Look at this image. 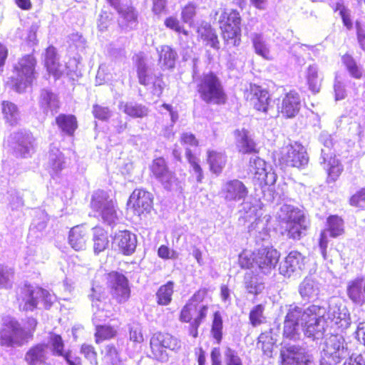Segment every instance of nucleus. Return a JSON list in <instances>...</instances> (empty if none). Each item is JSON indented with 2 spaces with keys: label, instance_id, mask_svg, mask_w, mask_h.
Segmentation results:
<instances>
[{
  "label": "nucleus",
  "instance_id": "f257e3e1",
  "mask_svg": "<svg viewBox=\"0 0 365 365\" xmlns=\"http://www.w3.org/2000/svg\"><path fill=\"white\" fill-rule=\"evenodd\" d=\"M36 319L27 317L23 326L16 319H10L3 324L0 329V346L5 347L21 346L33 339L36 330Z\"/></svg>",
  "mask_w": 365,
  "mask_h": 365
},
{
  "label": "nucleus",
  "instance_id": "f03ea898",
  "mask_svg": "<svg viewBox=\"0 0 365 365\" xmlns=\"http://www.w3.org/2000/svg\"><path fill=\"white\" fill-rule=\"evenodd\" d=\"M196 92L207 104L217 106L227 103V95L219 76L213 71L203 73L197 80Z\"/></svg>",
  "mask_w": 365,
  "mask_h": 365
},
{
  "label": "nucleus",
  "instance_id": "7ed1b4c3",
  "mask_svg": "<svg viewBox=\"0 0 365 365\" xmlns=\"http://www.w3.org/2000/svg\"><path fill=\"white\" fill-rule=\"evenodd\" d=\"M36 66L37 59L34 53L24 54L18 59L12 68L15 76L9 78L14 91L21 93L33 85L37 76Z\"/></svg>",
  "mask_w": 365,
  "mask_h": 365
},
{
  "label": "nucleus",
  "instance_id": "20e7f679",
  "mask_svg": "<svg viewBox=\"0 0 365 365\" xmlns=\"http://www.w3.org/2000/svg\"><path fill=\"white\" fill-rule=\"evenodd\" d=\"M324 308L311 305L301 311L298 309V319L300 317L301 326L307 337L319 339L325 331L326 322L324 318Z\"/></svg>",
  "mask_w": 365,
  "mask_h": 365
},
{
  "label": "nucleus",
  "instance_id": "39448f33",
  "mask_svg": "<svg viewBox=\"0 0 365 365\" xmlns=\"http://www.w3.org/2000/svg\"><path fill=\"white\" fill-rule=\"evenodd\" d=\"M181 348L180 341L168 332L157 331L150 339V357L163 361L168 359V350L177 351Z\"/></svg>",
  "mask_w": 365,
  "mask_h": 365
},
{
  "label": "nucleus",
  "instance_id": "423d86ee",
  "mask_svg": "<svg viewBox=\"0 0 365 365\" xmlns=\"http://www.w3.org/2000/svg\"><path fill=\"white\" fill-rule=\"evenodd\" d=\"M207 312V305L194 304L187 302L181 309L179 314V320L182 323L189 324L187 332L192 338L195 339L198 336V329L206 319Z\"/></svg>",
  "mask_w": 365,
  "mask_h": 365
},
{
  "label": "nucleus",
  "instance_id": "0eeeda50",
  "mask_svg": "<svg viewBox=\"0 0 365 365\" xmlns=\"http://www.w3.org/2000/svg\"><path fill=\"white\" fill-rule=\"evenodd\" d=\"M349 355L344 338L339 334L331 335L324 342L322 358L326 364H337Z\"/></svg>",
  "mask_w": 365,
  "mask_h": 365
},
{
  "label": "nucleus",
  "instance_id": "6e6552de",
  "mask_svg": "<svg viewBox=\"0 0 365 365\" xmlns=\"http://www.w3.org/2000/svg\"><path fill=\"white\" fill-rule=\"evenodd\" d=\"M106 279L112 298L118 304L128 301L130 297V288L128 278L123 274L111 271L106 274Z\"/></svg>",
  "mask_w": 365,
  "mask_h": 365
},
{
  "label": "nucleus",
  "instance_id": "1a4fd4ad",
  "mask_svg": "<svg viewBox=\"0 0 365 365\" xmlns=\"http://www.w3.org/2000/svg\"><path fill=\"white\" fill-rule=\"evenodd\" d=\"M244 98L255 110L267 113L272 98L266 88L256 83H250L249 88L244 91Z\"/></svg>",
  "mask_w": 365,
  "mask_h": 365
},
{
  "label": "nucleus",
  "instance_id": "9d476101",
  "mask_svg": "<svg viewBox=\"0 0 365 365\" xmlns=\"http://www.w3.org/2000/svg\"><path fill=\"white\" fill-rule=\"evenodd\" d=\"M154 197L144 188H135L130 194L127 206L135 215L140 216L148 214L153 208Z\"/></svg>",
  "mask_w": 365,
  "mask_h": 365
},
{
  "label": "nucleus",
  "instance_id": "9b49d317",
  "mask_svg": "<svg viewBox=\"0 0 365 365\" xmlns=\"http://www.w3.org/2000/svg\"><path fill=\"white\" fill-rule=\"evenodd\" d=\"M46 292L42 288H34L31 285L20 287L16 294L19 309L21 312H33L37 309L39 299L44 297Z\"/></svg>",
  "mask_w": 365,
  "mask_h": 365
},
{
  "label": "nucleus",
  "instance_id": "f8f14e48",
  "mask_svg": "<svg viewBox=\"0 0 365 365\" xmlns=\"http://www.w3.org/2000/svg\"><path fill=\"white\" fill-rule=\"evenodd\" d=\"M150 176L157 179L167 190H171L173 185L178 181L175 175L170 172L163 157H158L153 160L149 166Z\"/></svg>",
  "mask_w": 365,
  "mask_h": 365
},
{
  "label": "nucleus",
  "instance_id": "ddd939ff",
  "mask_svg": "<svg viewBox=\"0 0 365 365\" xmlns=\"http://www.w3.org/2000/svg\"><path fill=\"white\" fill-rule=\"evenodd\" d=\"M248 188L245 183L238 179L225 181L220 190V194L226 201L238 202L245 200L248 196Z\"/></svg>",
  "mask_w": 365,
  "mask_h": 365
},
{
  "label": "nucleus",
  "instance_id": "4468645a",
  "mask_svg": "<svg viewBox=\"0 0 365 365\" xmlns=\"http://www.w3.org/2000/svg\"><path fill=\"white\" fill-rule=\"evenodd\" d=\"M257 265L263 272H269L278 262L279 255L272 246H264L256 250Z\"/></svg>",
  "mask_w": 365,
  "mask_h": 365
},
{
  "label": "nucleus",
  "instance_id": "2eb2a0df",
  "mask_svg": "<svg viewBox=\"0 0 365 365\" xmlns=\"http://www.w3.org/2000/svg\"><path fill=\"white\" fill-rule=\"evenodd\" d=\"M113 244L118 252L125 256L131 255L137 246L136 236L130 231L124 230L116 232L113 238Z\"/></svg>",
  "mask_w": 365,
  "mask_h": 365
},
{
  "label": "nucleus",
  "instance_id": "dca6fc26",
  "mask_svg": "<svg viewBox=\"0 0 365 365\" xmlns=\"http://www.w3.org/2000/svg\"><path fill=\"white\" fill-rule=\"evenodd\" d=\"M237 151L242 155H255L259 153L256 143L250 136L245 128L236 129L234 131Z\"/></svg>",
  "mask_w": 365,
  "mask_h": 365
},
{
  "label": "nucleus",
  "instance_id": "f3484780",
  "mask_svg": "<svg viewBox=\"0 0 365 365\" xmlns=\"http://www.w3.org/2000/svg\"><path fill=\"white\" fill-rule=\"evenodd\" d=\"M197 39L206 46H210L215 50L220 48V42L216 30L208 22H202L196 30Z\"/></svg>",
  "mask_w": 365,
  "mask_h": 365
},
{
  "label": "nucleus",
  "instance_id": "a211bd4d",
  "mask_svg": "<svg viewBox=\"0 0 365 365\" xmlns=\"http://www.w3.org/2000/svg\"><path fill=\"white\" fill-rule=\"evenodd\" d=\"M119 15L118 25L122 31L135 29L138 25V12L133 6H128L117 11Z\"/></svg>",
  "mask_w": 365,
  "mask_h": 365
},
{
  "label": "nucleus",
  "instance_id": "6ab92c4d",
  "mask_svg": "<svg viewBox=\"0 0 365 365\" xmlns=\"http://www.w3.org/2000/svg\"><path fill=\"white\" fill-rule=\"evenodd\" d=\"M46 344L38 343L31 346L26 352L24 361L28 365H46Z\"/></svg>",
  "mask_w": 365,
  "mask_h": 365
},
{
  "label": "nucleus",
  "instance_id": "aec40b11",
  "mask_svg": "<svg viewBox=\"0 0 365 365\" xmlns=\"http://www.w3.org/2000/svg\"><path fill=\"white\" fill-rule=\"evenodd\" d=\"M12 153L17 158H26L32 148V143L28 135L21 132H17L11 143Z\"/></svg>",
  "mask_w": 365,
  "mask_h": 365
},
{
  "label": "nucleus",
  "instance_id": "412c9836",
  "mask_svg": "<svg viewBox=\"0 0 365 365\" xmlns=\"http://www.w3.org/2000/svg\"><path fill=\"white\" fill-rule=\"evenodd\" d=\"M348 297L356 304L365 302V278L357 277L348 282L346 286Z\"/></svg>",
  "mask_w": 365,
  "mask_h": 365
},
{
  "label": "nucleus",
  "instance_id": "4be33fe9",
  "mask_svg": "<svg viewBox=\"0 0 365 365\" xmlns=\"http://www.w3.org/2000/svg\"><path fill=\"white\" fill-rule=\"evenodd\" d=\"M57 55L56 48L53 45L48 46L45 49L43 65L50 75H52L56 78H59L62 72Z\"/></svg>",
  "mask_w": 365,
  "mask_h": 365
},
{
  "label": "nucleus",
  "instance_id": "5701e85b",
  "mask_svg": "<svg viewBox=\"0 0 365 365\" xmlns=\"http://www.w3.org/2000/svg\"><path fill=\"white\" fill-rule=\"evenodd\" d=\"M93 249L95 255H98L109 247L110 240L108 232L100 225L92 229Z\"/></svg>",
  "mask_w": 365,
  "mask_h": 365
},
{
  "label": "nucleus",
  "instance_id": "b1692460",
  "mask_svg": "<svg viewBox=\"0 0 365 365\" xmlns=\"http://www.w3.org/2000/svg\"><path fill=\"white\" fill-rule=\"evenodd\" d=\"M88 238V230L83 226L77 225L71 228L69 232V244L76 251H81L86 248Z\"/></svg>",
  "mask_w": 365,
  "mask_h": 365
},
{
  "label": "nucleus",
  "instance_id": "393cba45",
  "mask_svg": "<svg viewBox=\"0 0 365 365\" xmlns=\"http://www.w3.org/2000/svg\"><path fill=\"white\" fill-rule=\"evenodd\" d=\"M55 122L61 133L71 137L78 128L77 118L73 114L61 113L56 117Z\"/></svg>",
  "mask_w": 365,
  "mask_h": 365
},
{
  "label": "nucleus",
  "instance_id": "a878e982",
  "mask_svg": "<svg viewBox=\"0 0 365 365\" xmlns=\"http://www.w3.org/2000/svg\"><path fill=\"white\" fill-rule=\"evenodd\" d=\"M220 35L226 48L238 47L242 42L241 27H219Z\"/></svg>",
  "mask_w": 365,
  "mask_h": 365
},
{
  "label": "nucleus",
  "instance_id": "bb28decb",
  "mask_svg": "<svg viewBox=\"0 0 365 365\" xmlns=\"http://www.w3.org/2000/svg\"><path fill=\"white\" fill-rule=\"evenodd\" d=\"M277 340L274 337L273 330L264 331L259 334L257 339V348L260 349L263 354L267 357H272L276 348Z\"/></svg>",
  "mask_w": 365,
  "mask_h": 365
},
{
  "label": "nucleus",
  "instance_id": "cd10ccee",
  "mask_svg": "<svg viewBox=\"0 0 365 365\" xmlns=\"http://www.w3.org/2000/svg\"><path fill=\"white\" fill-rule=\"evenodd\" d=\"M118 334V329L108 324H97L95 326L94 340L96 344L115 339Z\"/></svg>",
  "mask_w": 365,
  "mask_h": 365
},
{
  "label": "nucleus",
  "instance_id": "c85d7f7f",
  "mask_svg": "<svg viewBox=\"0 0 365 365\" xmlns=\"http://www.w3.org/2000/svg\"><path fill=\"white\" fill-rule=\"evenodd\" d=\"M3 118L10 126H16L19 120V110L18 106L11 101H2L1 103Z\"/></svg>",
  "mask_w": 365,
  "mask_h": 365
},
{
  "label": "nucleus",
  "instance_id": "c756f323",
  "mask_svg": "<svg viewBox=\"0 0 365 365\" xmlns=\"http://www.w3.org/2000/svg\"><path fill=\"white\" fill-rule=\"evenodd\" d=\"M103 359L108 365H124L120 349L113 343H109L101 351Z\"/></svg>",
  "mask_w": 365,
  "mask_h": 365
},
{
  "label": "nucleus",
  "instance_id": "7c9ffc66",
  "mask_svg": "<svg viewBox=\"0 0 365 365\" xmlns=\"http://www.w3.org/2000/svg\"><path fill=\"white\" fill-rule=\"evenodd\" d=\"M218 24L219 27H241L242 17L237 9L225 10L220 16Z\"/></svg>",
  "mask_w": 365,
  "mask_h": 365
},
{
  "label": "nucleus",
  "instance_id": "2f4dec72",
  "mask_svg": "<svg viewBox=\"0 0 365 365\" xmlns=\"http://www.w3.org/2000/svg\"><path fill=\"white\" fill-rule=\"evenodd\" d=\"M207 161L209 164L210 170L216 175H220L225 166L227 160L223 154L215 150H208L207 151Z\"/></svg>",
  "mask_w": 365,
  "mask_h": 365
},
{
  "label": "nucleus",
  "instance_id": "473e14b6",
  "mask_svg": "<svg viewBox=\"0 0 365 365\" xmlns=\"http://www.w3.org/2000/svg\"><path fill=\"white\" fill-rule=\"evenodd\" d=\"M113 202L107 192L103 190H98L93 192L91 198L90 208L93 215L96 214L104 207Z\"/></svg>",
  "mask_w": 365,
  "mask_h": 365
},
{
  "label": "nucleus",
  "instance_id": "72a5a7b5",
  "mask_svg": "<svg viewBox=\"0 0 365 365\" xmlns=\"http://www.w3.org/2000/svg\"><path fill=\"white\" fill-rule=\"evenodd\" d=\"M39 105L41 108L57 110L60 108L57 96L48 90H43L39 97Z\"/></svg>",
  "mask_w": 365,
  "mask_h": 365
},
{
  "label": "nucleus",
  "instance_id": "f704fd0d",
  "mask_svg": "<svg viewBox=\"0 0 365 365\" xmlns=\"http://www.w3.org/2000/svg\"><path fill=\"white\" fill-rule=\"evenodd\" d=\"M210 333L217 344H220L223 336V320L220 311L212 314Z\"/></svg>",
  "mask_w": 365,
  "mask_h": 365
},
{
  "label": "nucleus",
  "instance_id": "c9c22d12",
  "mask_svg": "<svg viewBox=\"0 0 365 365\" xmlns=\"http://www.w3.org/2000/svg\"><path fill=\"white\" fill-rule=\"evenodd\" d=\"M173 288L174 282L173 281H168L158 288L156 292V299L157 303L159 305L165 306L170 303L173 294Z\"/></svg>",
  "mask_w": 365,
  "mask_h": 365
},
{
  "label": "nucleus",
  "instance_id": "e433bc0d",
  "mask_svg": "<svg viewBox=\"0 0 365 365\" xmlns=\"http://www.w3.org/2000/svg\"><path fill=\"white\" fill-rule=\"evenodd\" d=\"M254 163L256 165L252 171V182L254 185L259 187L267 185V173L264 168V163L259 158H257L255 160Z\"/></svg>",
  "mask_w": 365,
  "mask_h": 365
},
{
  "label": "nucleus",
  "instance_id": "4c0bfd02",
  "mask_svg": "<svg viewBox=\"0 0 365 365\" xmlns=\"http://www.w3.org/2000/svg\"><path fill=\"white\" fill-rule=\"evenodd\" d=\"M94 217L101 219V220L109 225L115 224L118 219L117 212L113 202L104 207L102 210L93 215Z\"/></svg>",
  "mask_w": 365,
  "mask_h": 365
},
{
  "label": "nucleus",
  "instance_id": "58836bf2",
  "mask_svg": "<svg viewBox=\"0 0 365 365\" xmlns=\"http://www.w3.org/2000/svg\"><path fill=\"white\" fill-rule=\"evenodd\" d=\"M297 105V100L294 95L287 94L282 103L279 113L282 116L285 118H293L295 116V106Z\"/></svg>",
  "mask_w": 365,
  "mask_h": 365
},
{
  "label": "nucleus",
  "instance_id": "ea45409f",
  "mask_svg": "<svg viewBox=\"0 0 365 365\" xmlns=\"http://www.w3.org/2000/svg\"><path fill=\"white\" fill-rule=\"evenodd\" d=\"M136 72L138 82L140 85L147 86L149 83L148 67L145 62V58L141 55L135 56Z\"/></svg>",
  "mask_w": 365,
  "mask_h": 365
},
{
  "label": "nucleus",
  "instance_id": "a19ab883",
  "mask_svg": "<svg viewBox=\"0 0 365 365\" xmlns=\"http://www.w3.org/2000/svg\"><path fill=\"white\" fill-rule=\"evenodd\" d=\"M331 155L332 153H327L325 150L322 149L321 159L322 161H321V163L326 164V163L328 162L329 168H327V170L329 175L331 178H336L340 175L342 168L338 164L335 159H332ZM333 179L334 180V178Z\"/></svg>",
  "mask_w": 365,
  "mask_h": 365
},
{
  "label": "nucleus",
  "instance_id": "79ce46f5",
  "mask_svg": "<svg viewBox=\"0 0 365 365\" xmlns=\"http://www.w3.org/2000/svg\"><path fill=\"white\" fill-rule=\"evenodd\" d=\"M328 227L324 230L330 233L332 237H336L344 232L343 220L337 215H331L327 218Z\"/></svg>",
  "mask_w": 365,
  "mask_h": 365
},
{
  "label": "nucleus",
  "instance_id": "37998d69",
  "mask_svg": "<svg viewBox=\"0 0 365 365\" xmlns=\"http://www.w3.org/2000/svg\"><path fill=\"white\" fill-rule=\"evenodd\" d=\"M238 264L242 269H249L257 264L256 250L244 249L238 257Z\"/></svg>",
  "mask_w": 365,
  "mask_h": 365
},
{
  "label": "nucleus",
  "instance_id": "c03bdc74",
  "mask_svg": "<svg viewBox=\"0 0 365 365\" xmlns=\"http://www.w3.org/2000/svg\"><path fill=\"white\" fill-rule=\"evenodd\" d=\"M123 112L133 118H142L147 115L148 108L142 104L126 103L123 106Z\"/></svg>",
  "mask_w": 365,
  "mask_h": 365
},
{
  "label": "nucleus",
  "instance_id": "a18cd8bd",
  "mask_svg": "<svg viewBox=\"0 0 365 365\" xmlns=\"http://www.w3.org/2000/svg\"><path fill=\"white\" fill-rule=\"evenodd\" d=\"M307 79L309 89L314 93H318L320 90L321 81L318 76V68L315 64L308 67Z\"/></svg>",
  "mask_w": 365,
  "mask_h": 365
},
{
  "label": "nucleus",
  "instance_id": "49530a36",
  "mask_svg": "<svg viewBox=\"0 0 365 365\" xmlns=\"http://www.w3.org/2000/svg\"><path fill=\"white\" fill-rule=\"evenodd\" d=\"M297 333V319L294 311H289L284 322L283 334L284 337L292 339Z\"/></svg>",
  "mask_w": 365,
  "mask_h": 365
},
{
  "label": "nucleus",
  "instance_id": "de8ad7c7",
  "mask_svg": "<svg viewBox=\"0 0 365 365\" xmlns=\"http://www.w3.org/2000/svg\"><path fill=\"white\" fill-rule=\"evenodd\" d=\"M264 307L261 304H257L251 309L249 313V320L252 327H258L264 322Z\"/></svg>",
  "mask_w": 365,
  "mask_h": 365
},
{
  "label": "nucleus",
  "instance_id": "09e8293b",
  "mask_svg": "<svg viewBox=\"0 0 365 365\" xmlns=\"http://www.w3.org/2000/svg\"><path fill=\"white\" fill-rule=\"evenodd\" d=\"M177 53L170 46H165L162 48L160 61L166 68H174Z\"/></svg>",
  "mask_w": 365,
  "mask_h": 365
},
{
  "label": "nucleus",
  "instance_id": "8fccbe9b",
  "mask_svg": "<svg viewBox=\"0 0 365 365\" xmlns=\"http://www.w3.org/2000/svg\"><path fill=\"white\" fill-rule=\"evenodd\" d=\"M318 287L311 279H306L300 286V294L302 298L312 299L318 294Z\"/></svg>",
  "mask_w": 365,
  "mask_h": 365
},
{
  "label": "nucleus",
  "instance_id": "3c124183",
  "mask_svg": "<svg viewBox=\"0 0 365 365\" xmlns=\"http://www.w3.org/2000/svg\"><path fill=\"white\" fill-rule=\"evenodd\" d=\"M185 158L194 172L197 174V182H201L204 176L199 159L190 148H187L185 150Z\"/></svg>",
  "mask_w": 365,
  "mask_h": 365
},
{
  "label": "nucleus",
  "instance_id": "603ef678",
  "mask_svg": "<svg viewBox=\"0 0 365 365\" xmlns=\"http://www.w3.org/2000/svg\"><path fill=\"white\" fill-rule=\"evenodd\" d=\"M49 342L52 348L53 354L58 356H63L66 351L65 344L60 334L51 333Z\"/></svg>",
  "mask_w": 365,
  "mask_h": 365
},
{
  "label": "nucleus",
  "instance_id": "864d4df0",
  "mask_svg": "<svg viewBox=\"0 0 365 365\" xmlns=\"http://www.w3.org/2000/svg\"><path fill=\"white\" fill-rule=\"evenodd\" d=\"M80 353L91 365H98V352L93 344L83 343L80 346Z\"/></svg>",
  "mask_w": 365,
  "mask_h": 365
},
{
  "label": "nucleus",
  "instance_id": "5fc2aeb1",
  "mask_svg": "<svg viewBox=\"0 0 365 365\" xmlns=\"http://www.w3.org/2000/svg\"><path fill=\"white\" fill-rule=\"evenodd\" d=\"M164 25L166 28L174 31L178 34H182L184 36H188L189 31L185 29V27L180 24V21L177 17L170 16L165 19Z\"/></svg>",
  "mask_w": 365,
  "mask_h": 365
},
{
  "label": "nucleus",
  "instance_id": "6e6d98bb",
  "mask_svg": "<svg viewBox=\"0 0 365 365\" xmlns=\"http://www.w3.org/2000/svg\"><path fill=\"white\" fill-rule=\"evenodd\" d=\"M337 314H334L332 320L339 328L346 329L351 324V318L348 310L344 307L342 309H338Z\"/></svg>",
  "mask_w": 365,
  "mask_h": 365
},
{
  "label": "nucleus",
  "instance_id": "4d7b16f0",
  "mask_svg": "<svg viewBox=\"0 0 365 365\" xmlns=\"http://www.w3.org/2000/svg\"><path fill=\"white\" fill-rule=\"evenodd\" d=\"M253 46L255 48V52L264 59L272 60L273 58L270 54L269 50L259 36L256 35L254 37Z\"/></svg>",
  "mask_w": 365,
  "mask_h": 365
},
{
  "label": "nucleus",
  "instance_id": "13d9d810",
  "mask_svg": "<svg viewBox=\"0 0 365 365\" xmlns=\"http://www.w3.org/2000/svg\"><path fill=\"white\" fill-rule=\"evenodd\" d=\"M298 365H317L312 350L298 349Z\"/></svg>",
  "mask_w": 365,
  "mask_h": 365
},
{
  "label": "nucleus",
  "instance_id": "bf43d9fd",
  "mask_svg": "<svg viewBox=\"0 0 365 365\" xmlns=\"http://www.w3.org/2000/svg\"><path fill=\"white\" fill-rule=\"evenodd\" d=\"M295 252H291L285 258L284 264L281 267L282 271L284 272V274L290 276L291 274L294 273L297 265V258Z\"/></svg>",
  "mask_w": 365,
  "mask_h": 365
},
{
  "label": "nucleus",
  "instance_id": "052dcab7",
  "mask_svg": "<svg viewBox=\"0 0 365 365\" xmlns=\"http://www.w3.org/2000/svg\"><path fill=\"white\" fill-rule=\"evenodd\" d=\"M196 5L192 2L187 3L181 11V19L184 23L192 21L196 15Z\"/></svg>",
  "mask_w": 365,
  "mask_h": 365
},
{
  "label": "nucleus",
  "instance_id": "680f3d73",
  "mask_svg": "<svg viewBox=\"0 0 365 365\" xmlns=\"http://www.w3.org/2000/svg\"><path fill=\"white\" fill-rule=\"evenodd\" d=\"M14 272L6 266L0 264V289H6L11 287V277Z\"/></svg>",
  "mask_w": 365,
  "mask_h": 365
},
{
  "label": "nucleus",
  "instance_id": "e2e57ef3",
  "mask_svg": "<svg viewBox=\"0 0 365 365\" xmlns=\"http://www.w3.org/2000/svg\"><path fill=\"white\" fill-rule=\"evenodd\" d=\"M296 356L294 349L285 348L281 351L282 365H297Z\"/></svg>",
  "mask_w": 365,
  "mask_h": 365
},
{
  "label": "nucleus",
  "instance_id": "0e129e2a",
  "mask_svg": "<svg viewBox=\"0 0 365 365\" xmlns=\"http://www.w3.org/2000/svg\"><path fill=\"white\" fill-rule=\"evenodd\" d=\"M310 221L304 212L298 210V237L305 235L309 228Z\"/></svg>",
  "mask_w": 365,
  "mask_h": 365
},
{
  "label": "nucleus",
  "instance_id": "69168bd1",
  "mask_svg": "<svg viewBox=\"0 0 365 365\" xmlns=\"http://www.w3.org/2000/svg\"><path fill=\"white\" fill-rule=\"evenodd\" d=\"M92 113L95 118L101 120H107L110 116V111L108 107L102 106L98 104L93 106Z\"/></svg>",
  "mask_w": 365,
  "mask_h": 365
},
{
  "label": "nucleus",
  "instance_id": "338daca9",
  "mask_svg": "<svg viewBox=\"0 0 365 365\" xmlns=\"http://www.w3.org/2000/svg\"><path fill=\"white\" fill-rule=\"evenodd\" d=\"M158 256L163 259H175L178 257V253L167 245H162L158 249Z\"/></svg>",
  "mask_w": 365,
  "mask_h": 365
},
{
  "label": "nucleus",
  "instance_id": "774afa93",
  "mask_svg": "<svg viewBox=\"0 0 365 365\" xmlns=\"http://www.w3.org/2000/svg\"><path fill=\"white\" fill-rule=\"evenodd\" d=\"M130 339L136 343H141L144 340L143 329L139 324H133L129 328Z\"/></svg>",
  "mask_w": 365,
  "mask_h": 365
}]
</instances>
